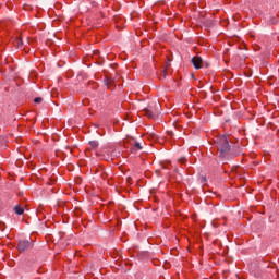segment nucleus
I'll return each instance as SVG.
<instances>
[{"mask_svg": "<svg viewBox=\"0 0 279 279\" xmlns=\"http://www.w3.org/2000/svg\"><path fill=\"white\" fill-rule=\"evenodd\" d=\"M32 245V241L29 240H20L17 244V250H20V252H25V250H29Z\"/></svg>", "mask_w": 279, "mask_h": 279, "instance_id": "3", "label": "nucleus"}, {"mask_svg": "<svg viewBox=\"0 0 279 279\" xmlns=\"http://www.w3.org/2000/svg\"><path fill=\"white\" fill-rule=\"evenodd\" d=\"M17 47H23V39L17 38Z\"/></svg>", "mask_w": 279, "mask_h": 279, "instance_id": "9", "label": "nucleus"}, {"mask_svg": "<svg viewBox=\"0 0 279 279\" xmlns=\"http://www.w3.org/2000/svg\"><path fill=\"white\" fill-rule=\"evenodd\" d=\"M35 104H41L43 102V98L37 97L34 99Z\"/></svg>", "mask_w": 279, "mask_h": 279, "instance_id": "8", "label": "nucleus"}, {"mask_svg": "<svg viewBox=\"0 0 279 279\" xmlns=\"http://www.w3.org/2000/svg\"><path fill=\"white\" fill-rule=\"evenodd\" d=\"M110 84H112V81H110ZM107 86H110L109 83H107Z\"/></svg>", "mask_w": 279, "mask_h": 279, "instance_id": "14", "label": "nucleus"}, {"mask_svg": "<svg viewBox=\"0 0 279 279\" xmlns=\"http://www.w3.org/2000/svg\"><path fill=\"white\" fill-rule=\"evenodd\" d=\"M180 160V162L183 165V162H186V159L185 158H181V159H179Z\"/></svg>", "mask_w": 279, "mask_h": 279, "instance_id": "11", "label": "nucleus"}, {"mask_svg": "<svg viewBox=\"0 0 279 279\" xmlns=\"http://www.w3.org/2000/svg\"><path fill=\"white\" fill-rule=\"evenodd\" d=\"M216 146L219 151V158H221L223 161L226 160H232L234 156L230 154V149H232V146L230 145V137L228 135H222L216 140Z\"/></svg>", "mask_w": 279, "mask_h": 279, "instance_id": "1", "label": "nucleus"}, {"mask_svg": "<svg viewBox=\"0 0 279 279\" xmlns=\"http://www.w3.org/2000/svg\"><path fill=\"white\" fill-rule=\"evenodd\" d=\"M192 64L194 69L199 70L202 69V64H204V60L201 57H193Z\"/></svg>", "mask_w": 279, "mask_h": 279, "instance_id": "4", "label": "nucleus"}, {"mask_svg": "<svg viewBox=\"0 0 279 279\" xmlns=\"http://www.w3.org/2000/svg\"><path fill=\"white\" fill-rule=\"evenodd\" d=\"M101 178H102V180H106V179L108 178V173H106V172L102 173V174H101Z\"/></svg>", "mask_w": 279, "mask_h": 279, "instance_id": "10", "label": "nucleus"}, {"mask_svg": "<svg viewBox=\"0 0 279 279\" xmlns=\"http://www.w3.org/2000/svg\"><path fill=\"white\" fill-rule=\"evenodd\" d=\"M89 146L92 147V149H97L99 147V142L90 141Z\"/></svg>", "mask_w": 279, "mask_h": 279, "instance_id": "6", "label": "nucleus"}, {"mask_svg": "<svg viewBox=\"0 0 279 279\" xmlns=\"http://www.w3.org/2000/svg\"><path fill=\"white\" fill-rule=\"evenodd\" d=\"M276 23H278V21L277 20H272V24H276Z\"/></svg>", "mask_w": 279, "mask_h": 279, "instance_id": "13", "label": "nucleus"}, {"mask_svg": "<svg viewBox=\"0 0 279 279\" xmlns=\"http://www.w3.org/2000/svg\"><path fill=\"white\" fill-rule=\"evenodd\" d=\"M134 148H135V149H143V146H141V143L135 142Z\"/></svg>", "mask_w": 279, "mask_h": 279, "instance_id": "7", "label": "nucleus"}, {"mask_svg": "<svg viewBox=\"0 0 279 279\" xmlns=\"http://www.w3.org/2000/svg\"><path fill=\"white\" fill-rule=\"evenodd\" d=\"M202 182H206V178L205 177H202Z\"/></svg>", "mask_w": 279, "mask_h": 279, "instance_id": "12", "label": "nucleus"}, {"mask_svg": "<svg viewBox=\"0 0 279 279\" xmlns=\"http://www.w3.org/2000/svg\"><path fill=\"white\" fill-rule=\"evenodd\" d=\"M14 211L16 215H23V213H25V209H23V207H21V205H16L14 207Z\"/></svg>", "mask_w": 279, "mask_h": 279, "instance_id": "5", "label": "nucleus"}, {"mask_svg": "<svg viewBox=\"0 0 279 279\" xmlns=\"http://www.w3.org/2000/svg\"><path fill=\"white\" fill-rule=\"evenodd\" d=\"M145 114L148 119H156L160 114V102H150L148 108L145 109Z\"/></svg>", "mask_w": 279, "mask_h": 279, "instance_id": "2", "label": "nucleus"}]
</instances>
